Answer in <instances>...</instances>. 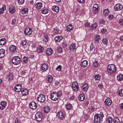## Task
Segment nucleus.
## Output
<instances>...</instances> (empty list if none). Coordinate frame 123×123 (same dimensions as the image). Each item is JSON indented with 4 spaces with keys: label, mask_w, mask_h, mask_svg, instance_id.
<instances>
[{
    "label": "nucleus",
    "mask_w": 123,
    "mask_h": 123,
    "mask_svg": "<svg viewBox=\"0 0 123 123\" xmlns=\"http://www.w3.org/2000/svg\"><path fill=\"white\" fill-rule=\"evenodd\" d=\"M87 61L86 60H84L81 62V65L82 67L84 68L87 66Z\"/></svg>",
    "instance_id": "20"
},
{
    "label": "nucleus",
    "mask_w": 123,
    "mask_h": 123,
    "mask_svg": "<svg viewBox=\"0 0 123 123\" xmlns=\"http://www.w3.org/2000/svg\"><path fill=\"white\" fill-rule=\"evenodd\" d=\"M105 103L107 105H110L111 104V100L109 98H107L105 100Z\"/></svg>",
    "instance_id": "18"
},
{
    "label": "nucleus",
    "mask_w": 123,
    "mask_h": 123,
    "mask_svg": "<svg viewBox=\"0 0 123 123\" xmlns=\"http://www.w3.org/2000/svg\"><path fill=\"white\" fill-rule=\"evenodd\" d=\"M37 99L39 102H44L45 100V96L43 94H41L38 95Z\"/></svg>",
    "instance_id": "4"
},
{
    "label": "nucleus",
    "mask_w": 123,
    "mask_h": 123,
    "mask_svg": "<svg viewBox=\"0 0 123 123\" xmlns=\"http://www.w3.org/2000/svg\"><path fill=\"white\" fill-rule=\"evenodd\" d=\"M117 78L118 80L122 81L123 80V75L121 74H118L117 76Z\"/></svg>",
    "instance_id": "31"
},
{
    "label": "nucleus",
    "mask_w": 123,
    "mask_h": 123,
    "mask_svg": "<svg viewBox=\"0 0 123 123\" xmlns=\"http://www.w3.org/2000/svg\"><path fill=\"white\" fill-rule=\"evenodd\" d=\"M103 43L106 45H107V40L106 38H104L102 40Z\"/></svg>",
    "instance_id": "47"
},
{
    "label": "nucleus",
    "mask_w": 123,
    "mask_h": 123,
    "mask_svg": "<svg viewBox=\"0 0 123 123\" xmlns=\"http://www.w3.org/2000/svg\"><path fill=\"white\" fill-rule=\"evenodd\" d=\"M90 24L89 23L86 22L85 24L84 25L86 27H88L89 26Z\"/></svg>",
    "instance_id": "62"
},
{
    "label": "nucleus",
    "mask_w": 123,
    "mask_h": 123,
    "mask_svg": "<svg viewBox=\"0 0 123 123\" xmlns=\"http://www.w3.org/2000/svg\"><path fill=\"white\" fill-rule=\"evenodd\" d=\"M74 44L72 43L70 46L69 48L70 50L71 51H72L75 49V46Z\"/></svg>",
    "instance_id": "33"
},
{
    "label": "nucleus",
    "mask_w": 123,
    "mask_h": 123,
    "mask_svg": "<svg viewBox=\"0 0 123 123\" xmlns=\"http://www.w3.org/2000/svg\"><path fill=\"white\" fill-rule=\"evenodd\" d=\"M92 65L94 67H96L98 65V63L97 62H94V63L92 64Z\"/></svg>",
    "instance_id": "60"
},
{
    "label": "nucleus",
    "mask_w": 123,
    "mask_h": 123,
    "mask_svg": "<svg viewBox=\"0 0 123 123\" xmlns=\"http://www.w3.org/2000/svg\"><path fill=\"white\" fill-rule=\"evenodd\" d=\"M21 62L20 58L18 56H16V65L19 64Z\"/></svg>",
    "instance_id": "36"
},
{
    "label": "nucleus",
    "mask_w": 123,
    "mask_h": 123,
    "mask_svg": "<svg viewBox=\"0 0 123 123\" xmlns=\"http://www.w3.org/2000/svg\"><path fill=\"white\" fill-rule=\"evenodd\" d=\"M52 9V10L56 12H58L59 11V7L56 6H53Z\"/></svg>",
    "instance_id": "30"
},
{
    "label": "nucleus",
    "mask_w": 123,
    "mask_h": 123,
    "mask_svg": "<svg viewBox=\"0 0 123 123\" xmlns=\"http://www.w3.org/2000/svg\"><path fill=\"white\" fill-rule=\"evenodd\" d=\"M58 94L56 92H52L50 96L51 99L54 101L57 100L58 98Z\"/></svg>",
    "instance_id": "3"
},
{
    "label": "nucleus",
    "mask_w": 123,
    "mask_h": 123,
    "mask_svg": "<svg viewBox=\"0 0 123 123\" xmlns=\"http://www.w3.org/2000/svg\"><path fill=\"white\" fill-rule=\"evenodd\" d=\"M50 110V108L49 107L46 106L45 108L44 111L45 112L48 113L49 111Z\"/></svg>",
    "instance_id": "43"
},
{
    "label": "nucleus",
    "mask_w": 123,
    "mask_h": 123,
    "mask_svg": "<svg viewBox=\"0 0 123 123\" xmlns=\"http://www.w3.org/2000/svg\"><path fill=\"white\" fill-rule=\"evenodd\" d=\"M42 116L41 113L37 112L35 115L36 120L38 121H41L42 119Z\"/></svg>",
    "instance_id": "6"
},
{
    "label": "nucleus",
    "mask_w": 123,
    "mask_h": 123,
    "mask_svg": "<svg viewBox=\"0 0 123 123\" xmlns=\"http://www.w3.org/2000/svg\"><path fill=\"white\" fill-rule=\"evenodd\" d=\"M73 28L72 25L71 24H70L68 25L66 28L67 31L68 32L70 31L71 30H72Z\"/></svg>",
    "instance_id": "26"
},
{
    "label": "nucleus",
    "mask_w": 123,
    "mask_h": 123,
    "mask_svg": "<svg viewBox=\"0 0 123 123\" xmlns=\"http://www.w3.org/2000/svg\"><path fill=\"white\" fill-rule=\"evenodd\" d=\"M30 108L34 110L37 107V104L34 102H31L29 104Z\"/></svg>",
    "instance_id": "8"
},
{
    "label": "nucleus",
    "mask_w": 123,
    "mask_h": 123,
    "mask_svg": "<svg viewBox=\"0 0 123 123\" xmlns=\"http://www.w3.org/2000/svg\"><path fill=\"white\" fill-rule=\"evenodd\" d=\"M28 73L25 71H24L22 72V76L23 78H26L28 76Z\"/></svg>",
    "instance_id": "34"
},
{
    "label": "nucleus",
    "mask_w": 123,
    "mask_h": 123,
    "mask_svg": "<svg viewBox=\"0 0 123 123\" xmlns=\"http://www.w3.org/2000/svg\"><path fill=\"white\" fill-rule=\"evenodd\" d=\"M119 107L120 109L123 110V103H122L119 105Z\"/></svg>",
    "instance_id": "63"
},
{
    "label": "nucleus",
    "mask_w": 123,
    "mask_h": 123,
    "mask_svg": "<svg viewBox=\"0 0 123 123\" xmlns=\"http://www.w3.org/2000/svg\"><path fill=\"white\" fill-rule=\"evenodd\" d=\"M41 12L43 13L44 14H47L48 13L47 9L45 8H43L41 10Z\"/></svg>",
    "instance_id": "44"
},
{
    "label": "nucleus",
    "mask_w": 123,
    "mask_h": 123,
    "mask_svg": "<svg viewBox=\"0 0 123 123\" xmlns=\"http://www.w3.org/2000/svg\"><path fill=\"white\" fill-rule=\"evenodd\" d=\"M37 52L39 53H42L43 51V47L41 45L38 46L37 49Z\"/></svg>",
    "instance_id": "13"
},
{
    "label": "nucleus",
    "mask_w": 123,
    "mask_h": 123,
    "mask_svg": "<svg viewBox=\"0 0 123 123\" xmlns=\"http://www.w3.org/2000/svg\"><path fill=\"white\" fill-rule=\"evenodd\" d=\"M101 76L99 74H96L95 76V79L96 80H98L100 78Z\"/></svg>",
    "instance_id": "48"
},
{
    "label": "nucleus",
    "mask_w": 123,
    "mask_h": 123,
    "mask_svg": "<svg viewBox=\"0 0 123 123\" xmlns=\"http://www.w3.org/2000/svg\"><path fill=\"white\" fill-rule=\"evenodd\" d=\"M62 38V36H58L55 37V40L56 42H60Z\"/></svg>",
    "instance_id": "25"
},
{
    "label": "nucleus",
    "mask_w": 123,
    "mask_h": 123,
    "mask_svg": "<svg viewBox=\"0 0 123 123\" xmlns=\"http://www.w3.org/2000/svg\"><path fill=\"white\" fill-rule=\"evenodd\" d=\"M25 1V0H18V2L19 5L23 4Z\"/></svg>",
    "instance_id": "54"
},
{
    "label": "nucleus",
    "mask_w": 123,
    "mask_h": 123,
    "mask_svg": "<svg viewBox=\"0 0 123 123\" xmlns=\"http://www.w3.org/2000/svg\"><path fill=\"white\" fill-rule=\"evenodd\" d=\"M62 69V66L61 65H59L57 68H56V70H58L59 71H60Z\"/></svg>",
    "instance_id": "61"
},
{
    "label": "nucleus",
    "mask_w": 123,
    "mask_h": 123,
    "mask_svg": "<svg viewBox=\"0 0 123 123\" xmlns=\"http://www.w3.org/2000/svg\"><path fill=\"white\" fill-rule=\"evenodd\" d=\"M28 8H25L22 9L21 11V13L22 14H26L28 12Z\"/></svg>",
    "instance_id": "32"
},
{
    "label": "nucleus",
    "mask_w": 123,
    "mask_h": 123,
    "mask_svg": "<svg viewBox=\"0 0 123 123\" xmlns=\"http://www.w3.org/2000/svg\"><path fill=\"white\" fill-rule=\"evenodd\" d=\"M113 123H120V121L117 117H115L113 120Z\"/></svg>",
    "instance_id": "38"
},
{
    "label": "nucleus",
    "mask_w": 123,
    "mask_h": 123,
    "mask_svg": "<svg viewBox=\"0 0 123 123\" xmlns=\"http://www.w3.org/2000/svg\"><path fill=\"white\" fill-rule=\"evenodd\" d=\"M99 22V23L101 24H103L105 23V21L103 19H100Z\"/></svg>",
    "instance_id": "58"
},
{
    "label": "nucleus",
    "mask_w": 123,
    "mask_h": 123,
    "mask_svg": "<svg viewBox=\"0 0 123 123\" xmlns=\"http://www.w3.org/2000/svg\"><path fill=\"white\" fill-rule=\"evenodd\" d=\"M118 94L121 96H123V89H122L119 91Z\"/></svg>",
    "instance_id": "50"
},
{
    "label": "nucleus",
    "mask_w": 123,
    "mask_h": 123,
    "mask_svg": "<svg viewBox=\"0 0 123 123\" xmlns=\"http://www.w3.org/2000/svg\"><path fill=\"white\" fill-rule=\"evenodd\" d=\"M64 115L63 112L62 111L58 112L57 114V115L58 117L61 119H63L64 118Z\"/></svg>",
    "instance_id": "11"
},
{
    "label": "nucleus",
    "mask_w": 123,
    "mask_h": 123,
    "mask_svg": "<svg viewBox=\"0 0 123 123\" xmlns=\"http://www.w3.org/2000/svg\"><path fill=\"white\" fill-rule=\"evenodd\" d=\"M123 6L122 5L119 4H116L114 8L115 10L119 11L122 9L123 8Z\"/></svg>",
    "instance_id": "12"
},
{
    "label": "nucleus",
    "mask_w": 123,
    "mask_h": 123,
    "mask_svg": "<svg viewBox=\"0 0 123 123\" xmlns=\"http://www.w3.org/2000/svg\"><path fill=\"white\" fill-rule=\"evenodd\" d=\"M42 6V3L41 2H39L36 3L35 5L34 6V7L37 9H38L41 8Z\"/></svg>",
    "instance_id": "21"
},
{
    "label": "nucleus",
    "mask_w": 123,
    "mask_h": 123,
    "mask_svg": "<svg viewBox=\"0 0 123 123\" xmlns=\"http://www.w3.org/2000/svg\"><path fill=\"white\" fill-rule=\"evenodd\" d=\"M94 48V47L93 45V43H92L90 47V51H92Z\"/></svg>",
    "instance_id": "53"
},
{
    "label": "nucleus",
    "mask_w": 123,
    "mask_h": 123,
    "mask_svg": "<svg viewBox=\"0 0 123 123\" xmlns=\"http://www.w3.org/2000/svg\"><path fill=\"white\" fill-rule=\"evenodd\" d=\"M100 39V37L99 35H96L95 38V41H98Z\"/></svg>",
    "instance_id": "46"
},
{
    "label": "nucleus",
    "mask_w": 123,
    "mask_h": 123,
    "mask_svg": "<svg viewBox=\"0 0 123 123\" xmlns=\"http://www.w3.org/2000/svg\"><path fill=\"white\" fill-rule=\"evenodd\" d=\"M107 30L105 28L102 29L101 30V32L103 34L105 33V32H106Z\"/></svg>",
    "instance_id": "55"
},
{
    "label": "nucleus",
    "mask_w": 123,
    "mask_h": 123,
    "mask_svg": "<svg viewBox=\"0 0 123 123\" xmlns=\"http://www.w3.org/2000/svg\"><path fill=\"white\" fill-rule=\"evenodd\" d=\"M104 116L103 113H100L95 115L94 117V123H100L103 120V118Z\"/></svg>",
    "instance_id": "1"
},
{
    "label": "nucleus",
    "mask_w": 123,
    "mask_h": 123,
    "mask_svg": "<svg viewBox=\"0 0 123 123\" xmlns=\"http://www.w3.org/2000/svg\"><path fill=\"white\" fill-rule=\"evenodd\" d=\"M28 89L25 88L21 91L22 94L23 95H27L28 93Z\"/></svg>",
    "instance_id": "23"
},
{
    "label": "nucleus",
    "mask_w": 123,
    "mask_h": 123,
    "mask_svg": "<svg viewBox=\"0 0 123 123\" xmlns=\"http://www.w3.org/2000/svg\"><path fill=\"white\" fill-rule=\"evenodd\" d=\"M16 92H19L21 90V86L20 84L16 85Z\"/></svg>",
    "instance_id": "22"
},
{
    "label": "nucleus",
    "mask_w": 123,
    "mask_h": 123,
    "mask_svg": "<svg viewBox=\"0 0 123 123\" xmlns=\"http://www.w3.org/2000/svg\"><path fill=\"white\" fill-rule=\"evenodd\" d=\"M44 36V37L43 39V41L45 42H48V35L46 34H45Z\"/></svg>",
    "instance_id": "37"
},
{
    "label": "nucleus",
    "mask_w": 123,
    "mask_h": 123,
    "mask_svg": "<svg viewBox=\"0 0 123 123\" xmlns=\"http://www.w3.org/2000/svg\"><path fill=\"white\" fill-rule=\"evenodd\" d=\"M112 118L111 117H109L108 118V122L111 123L112 122Z\"/></svg>",
    "instance_id": "56"
},
{
    "label": "nucleus",
    "mask_w": 123,
    "mask_h": 123,
    "mask_svg": "<svg viewBox=\"0 0 123 123\" xmlns=\"http://www.w3.org/2000/svg\"><path fill=\"white\" fill-rule=\"evenodd\" d=\"M98 5L97 4H94L93 6L92 11L95 13H96L98 11Z\"/></svg>",
    "instance_id": "9"
},
{
    "label": "nucleus",
    "mask_w": 123,
    "mask_h": 123,
    "mask_svg": "<svg viewBox=\"0 0 123 123\" xmlns=\"http://www.w3.org/2000/svg\"><path fill=\"white\" fill-rule=\"evenodd\" d=\"M6 5L5 4H3L2 6V7L1 8H0V14H1L3 13L4 9H6Z\"/></svg>",
    "instance_id": "35"
},
{
    "label": "nucleus",
    "mask_w": 123,
    "mask_h": 123,
    "mask_svg": "<svg viewBox=\"0 0 123 123\" xmlns=\"http://www.w3.org/2000/svg\"><path fill=\"white\" fill-rule=\"evenodd\" d=\"M72 86L73 89L75 91H77L79 89L78 85L77 82L74 81L72 83Z\"/></svg>",
    "instance_id": "7"
},
{
    "label": "nucleus",
    "mask_w": 123,
    "mask_h": 123,
    "mask_svg": "<svg viewBox=\"0 0 123 123\" xmlns=\"http://www.w3.org/2000/svg\"><path fill=\"white\" fill-rule=\"evenodd\" d=\"M6 102L4 101H2L1 102L0 104V109L3 110L4 108H5L6 106Z\"/></svg>",
    "instance_id": "16"
},
{
    "label": "nucleus",
    "mask_w": 123,
    "mask_h": 123,
    "mask_svg": "<svg viewBox=\"0 0 123 123\" xmlns=\"http://www.w3.org/2000/svg\"><path fill=\"white\" fill-rule=\"evenodd\" d=\"M6 42V40L5 38H3L0 40V45H4Z\"/></svg>",
    "instance_id": "29"
},
{
    "label": "nucleus",
    "mask_w": 123,
    "mask_h": 123,
    "mask_svg": "<svg viewBox=\"0 0 123 123\" xmlns=\"http://www.w3.org/2000/svg\"><path fill=\"white\" fill-rule=\"evenodd\" d=\"M57 50L59 53H61L62 52V48L60 47L57 48Z\"/></svg>",
    "instance_id": "45"
},
{
    "label": "nucleus",
    "mask_w": 123,
    "mask_h": 123,
    "mask_svg": "<svg viewBox=\"0 0 123 123\" xmlns=\"http://www.w3.org/2000/svg\"><path fill=\"white\" fill-rule=\"evenodd\" d=\"M27 43L26 41V40H24L21 41V44L23 45H25Z\"/></svg>",
    "instance_id": "57"
},
{
    "label": "nucleus",
    "mask_w": 123,
    "mask_h": 123,
    "mask_svg": "<svg viewBox=\"0 0 123 123\" xmlns=\"http://www.w3.org/2000/svg\"><path fill=\"white\" fill-rule=\"evenodd\" d=\"M15 56L13 57L12 59V63L14 65H15Z\"/></svg>",
    "instance_id": "52"
},
{
    "label": "nucleus",
    "mask_w": 123,
    "mask_h": 123,
    "mask_svg": "<svg viewBox=\"0 0 123 123\" xmlns=\"http://www.w3.org/2000/svg\"><path fill=\"white\" fill-rule=\"evenodd\" d=\"M67 45V43L66 42H64L62 44V46L63 48L66 47Z\"/></svg>",
    "instance_id": "59"
},
{
    "label": "nucleus",
    "mask_w": 123,
    "mask_h": 123,
    "mask_svg": "<svg viewBox=\"0 0 123 123\" xmlns=\"http://www.w3.org/2000/svg\"><path fill=\"white\" fill-rule=\"evenodd\" d=\"M59 31V30L57 27H56L54 29L53 32L54 34H57Z\"/></svg>",
    "instance_id": "40"
},
{
    "label": "nucleus",
    "mask_w": 123,
    "mask_h": 123,
    "mask_svg": "<svg viewBox=\"0 0 123 123\" xmlns=\"http://www.w3.org/2000/svg\"><path fill=\"white\" fill-rule=\"evenodd\" d=\"M15 6H11L9 9V12L11 13H14L15 12Z\"/></svg>",
    "instance_id": "28"
},
{
    "label": "nucleus",
    "mask_w": 123,
    "mask_h": 123,
    "mask_svg": "<svg viewBox=\"0 0 123 123\" xmlns=\"http://www.w3.org/2000/svg\"><path fill=\"white\" fill-rule=\"evenodd\" d=\"M88 87L87 84L86 83H84L81 87L82 91L84 92L87 91L88 89Z\"/></svg>",
    "instance_id": "15"
},
{
    "label": "nucleus",
    "mask_w": 123,
    "mask_h": 123,
    "mask_svg": "<svg viewBox=\"0 0 123 123\" xmlns=\"http://www.w3.org/2000/svg\"><path fill=\"white\" fill-rule=\"evenodd\" d=\"M109 12L107 9H105L104 10L103 12L104 14L105 15V16H107Z\"/></svg>",
    "instance_id": "49"
},
{
    "label": "nucleus",
    "mask_w": 123,
    "mask_h": 123,
    "mask_svg": "<svg viewBox=\"0 0 123 123\" xmlns=\"http://www.w3.org/2000/svg\"><path fill=\"white\" fill-rule=\"evenodd\" d=\"M52 50L51 48H49L47 49L46 53L48 55H51L52 54Z\"/></svg>",
    "instance_id": "17"
},
{
    "label": "nucleus",
    "mask_w": 123,
    "mask_h": 123,
    "mask_svg": "<svg viewBox=\"0 0 123 123\" xmlns=\"http://www.w3.org/2000/svg\"><path fill=\"white\" fill-rule=\"evenodd\" d=\"M32 31L31 28L26 27L25 29L24 32L25 35H29L32 34Z\"/></svg>",
    "instance_id": "5"
},
{
    "label": "nucleus",
    "mask_w": 123,
    "mask_h": 123,
    "mask_svg": "<svg viewBox=\"0 0 123 123\" xmlns=\"http://www.w3.org/2000/svg\"><path fill=\"white\" fill-rule=\"evenodd\" d=\"M5 51L4 49H0V58L3 57L5 55Z\"/></svg>",
    "instance_id": "24"
},
{
    "label": "nucleus",
    "mask_w": 123,
    "mask_h": 123,
    "mask_svg": "<svg viewBox=\"0 0 123 123\" xmlns=\"http://www.w3.org/2000/svg\"><path fill=\"white\" fill-rule=\"evenodd\" d=\"M72 107V105L70 103H68L66 105V108L68 110L71 109Z\"/></svg>",
    "instance_id": "51"
},
{
    "label": "nucleus",
    "mask_w": 123,
    "mask_h": 123,
    "mask_svg": "<svg viewBox=\"0 0 123 123\" xmlns=\"http://www.w3.org/2000/svg\"><path fill=\"white\" fill-rule=\"evenodd\" d=\"M79 98L80 100L81 101H83L85 98V97L84 94H81L79 97Z\"/></svg>",
    "instance_id": "39"
},
{
    "label": "nucleus",
    "mask_w": 123,
    "mask_h": 123,
    "mask_svg": "<svg viewBox=\"0 0 123 123\" xmlns=\"http://www.w3.org/2000/svg\"><path fill=\"white\" fill-rule=\"evenodd\" d=\"M48 68V65L45 63L43 64L41 67V68L44 71H46Z\"/></svg>",
    "instance_id": "14"
},
{
    "label": "nucleus",
    "mask_w": 123,
    "mask_h": 123,
    "mask_svg": "<svg viewBox=\"0 0 123 123\" xmlns=\"http://www.w3.org/2000/svg\"><path fill=\"white\" fill-rule=\"evenodd\" d=\"M23 61L24 63H27L28 62V58L26 56H24L23 58Z\"/></svg>",
    "instance_id": "42"
},
{
    "label": "nucleus",
    "mask_w": 123,
    "mask_h": 123,
    "mask_svg": "<svg viewBox=\"0 0 123 123\" xmlns=\"http://www.w3.org/2000/svg\"><path fill=\"white\" fill-rule=\"evenodd\" d=\"M9 50L11 52H13L15 51V46L12 45H11L9 47Z\"/></svg>",
    "instance_id": "19"
},
{
    "label": "nucleus",
    "mask_w": 123,
    "mask_h": 123,
    "mask_svg": "<svg viewBox=\"0 0 123 123\" xmlns=\"http://www.w3.org/2000/svg\"><path fill=\"white\" fill-rule=\"evenodd\" d=\"M119 22L120 24L122 25H123V19H120L119 20Z\"/></svg>",
    "instance_id": "64"
},
{
    "label": "nucleus",
    "mask_w": 123,
    "mask_h": 123,
    "mask_svg": "<svg viewBox=\"0 0 123 123\" xmlns=\"http://www.w3.org/2000/svg\"><path fill=\"white\" fill-rule=\"evenodd\" d=\"M98 26V24L97 23H95L94 24H92L90 26V29L91 30L94 29L96 28Z\"/></svg>",
    "instance_id": "27"
},
{
    "label": "nucleus",
    "mask_w": 123,
    "mask_h": 123,
    "mask_svg": "<svg viewBox=\"0 0 123 123\" xmlns=\"http://www.w3.org/2000/svg\"><path fill=\"white\" fill-rule=\"evenodd\" d=\"M107 70L108 73L111 74H112L115 73L116 71L115 66L113 64H111L108 65Z\"/></svg>",
    "instance_id": "2"
},
{
    "label": "nucleus",
    "mask_w": 123,
    "mask_h": 123,
    "mask_svg": "<svg viewBox=\"0 0 123 123\" xmlns=\"http://www.w3.org/2000/svg\"><path fill=\"white\" fill-rule=\"evenodd\" d=\"M53 77L51 75H48L46 78V82L47 83H50L53 81Z\"/></svg>",
    "instance_id": "10"
},
{
    "label": "nucleus",
    "mask_w": 123,
    "mask_h": 123,
    "mask_svg": "<svg viewBox=\"0 0 123 123\" xmlns=\"http://www.w3.org/2000/svg\"><path fill=\"white\" fill-rule=\"evenodd\" d=\"M8 80H10L13 79V75L12 74H9V75L7 77Z\"/></svg>",
    "instance_id": "41"
}]
</instances>
